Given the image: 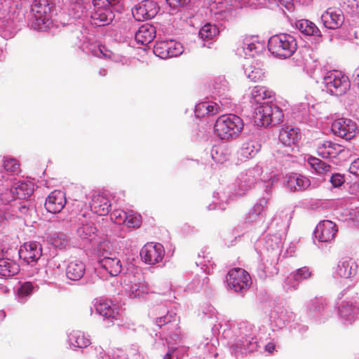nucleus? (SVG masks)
Segmentation results:
<instances>
[{
	"label": "nucleus",
	"mask_w": 359,
	"mask_h": 359,
	"mask_svg": "<svg viewBox=\"0 0 359 359\" xmlns=\"http://www.w3.org/2000/svg\"><path fill=\"white\" fill-rule=\"evenodd\" d=\"M142 259L147 264H156L162 261L164 249L160 243H149L144 245L140 251Z\"/></svg>",
	"instance_id": "1a4fd4ad"
},
{
	"label": "nucleus",
	"mask_w": 359,
	"mask_h": 359,
	"mask_svg": "<svg viewBox=\"0 0 359 359\" xmlns=\"http://www.w3.org/2000/svg\"><path fill=\"white\" fill-rule=\"evenodd\" d=\"M4 166L7 172L11 174L20 172V165L15 158H6L4 161Z\"/></svg>",
	"instance_id": "4c0bfd02"
},
{
	"label": "nucleus",
	"mask_w": 359,
	"mask_h": 359,
	"mask_svg": "<svg viewBox=\"0 0 359 359\" xmlns=\"http://www.w3.org/2000/svg\"><path fill=\"white\" fill-rule=\"evenodd\" d=\"M121 0H93L94 6H107L112 8L118 5Z\"/></svg>",
	"instance_id": "37998d69"
},
{
	"label": "nucleus",
	"mask_w": 359,
	"mask_h": 359,
	"mask_svg": "<svg viewBox=\"0 0 359 359\" xmlns=\"http://www.w3.org/2000/svg\"><path fill=\"white\" fill-rule=\"evenodd\" d=\"M124 224L129 228H139L142 225V217L133 212H128L127 219H126Z\"/></svg>",
	"instance_id": "e433bc0d"
},
{
	"label": "nucleus",
	"mask_w": 359,
	"mask_h": 359,
	"mask_svg": "<svg viewBox=\"0 0 359 359\" xmlns=\"http://www.w3.org/2000/svg\"><path fill=\"white\" fill-rule=\"evenodd\" d=\"M85 271V264L81 261L75 260L69 263L66 269V274L69 279L79 280L83 276Z\"/></svg>",
	"instance_id": "5701e85b"
},
{
	"label": "nucleus",
	"mask_w": 359,
	"mask_h": 359,
	"mask_svg": "<svg viewBox=\"0 0 359 359\" xmlns=\"http://www.w3.org/2000/svg\"><path fill=\"white\" fill-rule=\"evenodd\" d=\"M127 213L122 210H114L110 215L111 219L117 224H125L126 219H127Z\"/></svg>",
	"instance_id": "ea45409f"
},
{
	"label": "nucleus",
	"mask_w": 359,
	"mask_h": 359,
	"mask_svg": "<svg viewBox=\"0 0 359 359\" xmlns=\"http://www.w3.org/2000/svg\"><path fill=\"white\" fill-rule=\"evenodd\" d=\"M300 134L297 128L290 127L282 128L279 133L278 139L283 146L287 148L284 152L289 154V152L296 146Z\"/></svg>",
	"instance_id": "ddd939ff"
},
{
	"label": "nucleus",
	"mask_w": 359,
	"mask_h": 359,
	"mask_svg": "<svg viewBox=\"0 0 359 359\" xmlns=\"http://www.w3.org/2000/svg\"><path fill=\"white\" fill-rule=\"evenodd\" d=\"M95 227L92 223H86V224L80 226L77 232L79 235L83 238H86L87 236H90L95 233Z\"/></svg>",
	"instance_id": "58836bf2"
},
{
	"label": "nucleus",
	"mask_w": 359,
	"mask_h": 359,
	"mask_svg": "<svg viewBox=\"0 0 359 359\" xmlns=\"http://www.w3.org/2000/svg\"><path fill=\"white\" fill-rule=\"evenodd\" d=\"M95 309L99 314L106 318H114L115 316L114 305H112L111 302H100L95 305Z\"/></svg>",
	"instance_id": "2f4dec72"
},
{
	"label": "nucleus",
	"mask_w": 359,
	"mask_h": 359,
	"mask_svg": "<svg viewBox=\"0 0 359 359\" xmlns=\"http://www.w3.org/2000/svg\"><path fill=\"white\" fill-rule=\"evenodd\" d=\"M19 266L14 262L7 259H0V276L11 277L17 274Z\"/></svg>",
	"instance_id": "c85d7f7f"
},
{
	"label": "nucleus",
	"mask_w": 359,
	"mask_h": 359,
	"mask_svg": "<svg viewBox=\"0 0 359 359\" xmlns=\"http://www.w3.org/2000/svg\"><path fill=\"white\" fill-rule=\"evenodd\" d=\"M358 265L352 258H344L338 264L337 273L344 278H349L357 273Z\"/></svg>",
	"instance_id": "aec40b11"
},
{
	"label": "nucleus",
	"mask_w": 359,
	"mask_h": 359,
	"mask_svg": "<svg viewBox=\"0 0 359 359\" xmlns=\"http://www.w3.org/2000/svg\"><path fill=\"white\" fill-rule=\"evenodd\" d=\"M275 348H276L275 344L271 343V342L267 344L265 346V351L270 353H272L275 351Z\"/></svg>",
	"instance_id": "603ef678"
},
{
	"label": "nucleus",
	"mask_w": 359,
	"mask_h": 359,
	"mask_svg": "<svg viewBox=\"0 0 359 359\" xmlns=\"http://www.w3.org/2000/svg\"><path fill=\"white\" fill-rule=\"evenodd\" d=\"M158 11L159 6L156 1L147 0L137 4L132 13L136 20L143 21L154 18Z\"/></svg>",
	"instance_id": "6e6552de"
},
{
	"label": "nucleus",
	"mask_w": 359,
	"mask_h": 359,
	"mask_svg": "<svg viewBox=\"0 0 359 359\" xmlns=\"http://www.w3.org/2000/svg\"><path fill=\"white\" fill-rule=\"evenodd\" d=\"M109 251H114V245L111 242L107 240L100 241L95 249L97 256Z\"/></svg>",
	"instance_id": "a19ab883"
},
{
	"label": "nucleus",
	"mask_w": 359,
	"mask_h": 359,
	"mask_svg": "<svg viewBox=\"0 0 359 359\" xmlns=\"http://www.w3.org/2000/svg\"><path fill=\"white\" fill-rule=\"evenodd\" d=\"M90 203L91 210L100 216L107 215L111 208L110 201L105 196L95 192L93 194Z\"/></svg>",
	"instance_id": "f3484780"
},
{
	"label": "nucleus",
	"mask_w": 359,
	"mask_h": 359,
	"mask_svg": "<svg viewBox=\"0 0 359 359\" xmlns=\"http://www.w3.org/2000/svg\"><path fill=\"white\" fill-rule=\"evenodd\" d=\"M330 181L333 187H338L344 182V177L341 174L337 173L332 175Z\"/></svg>",
	"instance_id": "49530a36"
},
{
	"label": "nucleus",
	"mask_w": 359,
	"mask_h": 359,
	"mask_svg": "<svg viewBox=\"0 0 359 359\" xmlns=\"http://www.w3.org/2000/svg\"><path fill=\"white\" fill-rule=\"evenodd\" d=\"M66 204L65 194L59 190L52 191L45 202L46 209L51 213L60 212Z\"/></svg>",
	"instance_id": "2eb2a0df"
},
{
	"label": "nucleus",
	"mask_w": 359,
	"mask_h": 359,
	"mask_svg": "<svg viewBox=\"0 0 359 359\" xmlns=\"http://www.w3.org/2000/svg\"><path fill=\"white\" fill-rule=\"evenodd\" d=\"M256 47H255V45L254 43H250V44H248V48L250 50H252L253 49H255Z\"/></svg>",
	"instance_id": "5fc2aeb1"
},
{
	"label": "nucleus",
	"mask_w": 359,
	"mask_h": 359,
	"mask_svg": "<svg viewBox=\"0 0 359 359\" xmlns=\"http://www.w3.org/2000/svg\"><path fill=\"white\" fill-rule=\"evenodd\" d=\"M244 124L243 120L234 114L220 116L214 128L216 135L222 140H229L238 137Z\"/></svg>",
	"instance_id": "f257e3e1"
},
{
	"label": "nucleus",
	"mask_w": 359,
	"mask_h": 359,
	"mask_svg": "<svg viewBox=\"0 0 359 359\" xmlns=\"http://www.w3.org/2000/svg\"><path fill=\"white\" fill-rule=\"evenodd\" d=\"M247 75L249 79L253 82H258L262 81L264 78V72L257 63L255 65H251L247 69Z\"/></svg>",
	"instance_id": "f704fd0d"
},
{
	"label": "nucleus",
	"mask_w": 359,
	"mask_h": 359,
	"mask_svg": "<svg viewBox=\"0 0 359 359\" xmlns=\"http://www.w3.org/2000/svg\"><path fill=\"white\" fill-rule=\"evenodd\" d=\"M203 280L205 284H208L209 282V278L208 277H205Z\"/></svg>",
	"instance_id": "13d9d810"
},
{
	"label": "nucleus",
	"mask_w": 359,
	"mask_h": 359,
	"mask_svg": "<svg viewBox=\"0 0 359 359\" xmlns=\"http://www.w3.org/2000/svg\"><path fill=\"white\" fill-rule=\"evenodd\" d=\"M34 18L32 27L38 31H46L50 25L51 6L49 0H34L32 6Z\"/></svg>",
	"instance_id": "7ed1b4c3"
},
{
	"label": "nucleus",
	"mask_w": 359,
	"mask_h": 359,
	"mask_svg": "<svg viewBox=\"0 0 359 359\" xmlns=\"http://www.w3.org/2000/svg\"><path fill=\"white\" fill-rule=\"evenodd\" d=\"M286 187L292 191H302L311 185L310 180L300 174L291 173L287 175Z\"/></svg>",
	"instance_id": "a211bd4d"
},
{
	"label": "nucleus",
	"mask_w": 359,
	"mask_h": 359,
	"mask_svg": "<svg viewBox=\"0 0 359 359\" xmlns=\"http://www.w3.org/2000/svg\"><path fill=\"white\" fill-rule=\"evenodd\" d=\"M15 199V194L13 191V187L11 189H4L0 193V200L4 204L9 203Z\"/></svg>",
	"instance_id": "79ce46f5"
},
{
	"label": "nucleus",
	"mask_w": 359,
	"mask_h": 359,
	"mask_svg": "<svg viewBox=\"0 0 359 359\" xmlns=\"http://www.w3.org/2000/svg\"><path fill=\"white\" fill-rule=\"evenodd\" d=\"M215 89L220 95H224L225 92L228 90L227 82L225 80H223L219 83H215Z\"/></svg>",
	"instance_id": "de8ad7c7"
},
{
	"label": "nucleus",
	"mask_w": 359,
	"mask_h": 359,
	"mask_svg": "<svg viewBox=\"0 0 359 359\" xmlns=\"http://www.w3.org/2000/svg\"><path fill=\"white\" fill-rule=\"evenodd\" d=\"M182 52V45L174 40L157 41L154 47V54L162 59L177 57Z\"/></svg>",
	"instance_id": "0eeeda50"
},
{
	"label": "nucleus",
	"mask_w": 359,
	"mask_h": 359,
	"mask_svg": "<svg viewBox=\"0 0 359 359\" xmlns=\"http://www.w3.org/2000/svg\"><path fill=\"white\" fill-rule=\"evenodd\" d=\"M130 292L134 295V297H137L141 293V290H140V288L139 287L134 288L133 285L131 286Z\"/></svg>",
	"instance_id": "864d4df0"
},
{
	"label": "nucleus",
	"mask_w": 359,
	"mask_h": 359,
	"mask_svg": "<svg viewBox=\"0 0 359 359\" xmlns=\"http://www.w3.org/2000/svg\"><path fill=\"white\" fill-rule=\"evenodd\" d=\"M297 29L306 36H321L318 27L311 21L302 19L296 22Z\"/></svg>",
	"instance_id": "a878e982"
},
{
	"label": "nucleus",
	"mask_w": 359,
	"mask_h": 359,
	"mask_svg": "<svg viewBox=\"0 0 359 359\" xmlns=\"http://www.w3.org/2000/svg\"><path fill=\"white\" fill-rule=\"evenodd\" d=\"M321 20L326 28L336 29L344 24V15L339 8H329L321 15Z\"/></svg>",
	"instance_id": "9b49d317"
},
{
	"label": "nucleus",
	"mask_w": 359,
	"mask_h": 359,
	"mask_svg": "<svg viewBox=\"0 0 359 359\" xmlns=\"http://www.w3.org/2000/svg\"><path fill=\"white\" fill-rule=\"evenodd\" d=\"M95 11L91 15V23L101 27L109 25L112 22L115 15L112 8L107 6H94Z\"/></svg>",
	"instance_id": "4468645a"
},
{
	"label": "nucleus",
	"mask_w": 359,
	"mask_h": 359,
	"mask_svg": "<svg viewBox=\"0 0 359 359\" xmlns=\"http://www.w3.org/2000/svg\"><path fill=\"white\" fill-rule=\"evenodd\" d=\"M155 36V27L149 23H146L139 27L135 32V39L138 43L147 45L154 40Z\"/></svg>",
	"instance_id": "6ab92c4d"
},
{
	"label": "nucleus",
	"mask_w": 359,
	"mask_h": 359,
	"mask_svg": "<svg viewBox=\"0 0 359 359\" xmlns=\"http://www.w3.org/2000/svg\"><path fill=\"white\" fill-rule=\"evenodd\" d=\"M349 172L351 174L359 177V158L351 162L349 166Z\"/></svg>",
	"instance_id": "09e8293b"
},
{
	"label": "nucleus",
	"mask_w": 359,
	"mask_h": 359,
	"mask_svg": "<svg viewBox=\"0 0 359 359\" xmlns=\"http://www.w3.org/2000/svg\"><path fill=\"white\" fill-rule=\"evenodd\" d=\"M18 212L20 214V217H27L31 216L32 212L35 211L33 203L29 201H25L19 203V205H15Z\"/></svg>",
	"instance_id": "c9c22d12"
},
{
	"label": "nucleus",
	"mask_w": 359,
	"mask_h": 359,
	"mask_svg": "<svg viewBox=\"0 0 359 359\" xmlns=\"http://www.w3.org/2000/svg\"><path fill=\"white\" fill-rule=\"evenodd\" d=\"M332 130L341 138L351 140L356 134L357 125L351 119L339 118L333 122Z\"/></svg>",
	"instance_id": "9d476101"
},
{
	"label": "nucleus",
	"mask_w": 359,
	"mask_h": 359,
	"mask_svg": "<svg viewBox=\"0 0 359 359\" xmlns=\"http://www.w3.org/2000/svg\"><path fill=\"white\" fill-rule=\"evenodd\" d=\"M70 341L72 344L79 348H86L90 344V339L81 331H74L70 334Z\"/></svg>",
	"instance_id": "7c9ffc66"
},
{
	"label": "nucleus",
	"mask_w": 359,
	"mask_h": 359,
	"mask_svg": "<svg viewBox=\"0 0 359 359\" xmlns=\"http://www.w3.org/2000/svg\"><path fill=\"white\" fill-rule=\"evenodd\" d=\"M42 255V248L36 242L25 243L20 247L19 257L27 264L36 262Z\"/></svg>",
	"instance_id": "f8f14e48"
},
{
	"label": "nucleus",
	"mask_w": 359,
	"mask_h": 359,
	"mask_svg": "<svg viewBox=\"0 0 359 359\" xmlns=\"http://www.w3.org/2000/svg\"><path fill=\"white\" fill-rule=\"evenodd\" d=\"M228 287L236 292L244 293L252 284L251 277L248 271L241 268L231 269L226 278Z\"/></svg>",
	"instance_id": "423d86ee"
},
{
	"label": "nucleus",
	"mask_w": 359,
	"mask_h": 359,
	"mask_svg": "<svg viewBox=\"0 0 359 359\" xmlns=\"http://www.w3.org/2000/svg\"><path fill=\"white\" fill-rule=\"evenodd\" d=\"M320 307H321V308H323V303L319 304V305L318 306V307H316V308L315 309V311H320Z\"/></svg>",
	"instance_id": "6e6d98bb"
},
{
	"label": "nucleus",
	"mask_w": 359,
	"mask_h": 359,
	"mask_svg": "<svg viewBox=\"0 0 359 359\" xmlns=\"http://www.w3.org/2000/svg\"><path fill=\"white\" fill-rule=\"evenodd\" d=\"M113 256H116L113 251H109L104 252L103 255H100L97 256L98 258V262L100 260H103L104 259H111L113 257Z\"/></svg>",
	"instance_id": "8fccbe9b"
},
{
	"label": "nucleus",
	"mask_w": 359,
	"mask_h": 359,
	"mask_svg": "<svg viewBox=\"0 0 359 359\" xmlns=\"http://www.w3.org/2000/svg\"><path fill=\"white\" fill-rule=\"evenodd\" d=\"M221 111V107L215 102H202L196 104L195 114L198 117L205 115H215Z\"/></svg>",
	"instance_id": "b1692460"
},
{
	"label": "nucleus",
	"mask_w": 359,
	"mask_h": 359,
	"mask_svg": "<svg viewBox=\"0 0 359 359\" xmlns=\"http://www.w3.org/2000/svg\"><path fill=\"white\" fill-rule=\"evenodd\" d=\"M191 0H166L170 7L177 9L186 6Z\"/></svg>",
	"instance_id": "a18cd8bd"
},
{
	"label": "nucleus",
	"mask_w": 359,
	"mask_h": 359,
	"mask_svg": "<svg viewBox=\"0 0 359 359\" xmlns=\"http://www.w3.org/2000/svg\"><path fill=\"white\" fill-rule=\"evenodd\" d=\"M324 81L327 91L335 96L344 95L351 87L348 76L338 71L330 72Z\"/></svg>",
	"instance_id": "39448f33"
},
{
	"label": "nucleus",
	"mask_w": 359,
	"mask_h": 359,
	"mask_svg": "<svg viewBox=\"0 0 359 359\" xmlns=\"http://www.w3.org/2000/svg\"><path fill=\"white\" fill-rule=\"evenodd\" d=\"M99 265L111 276H118L122 271V264L117 256L100 260Z\"/></svg>",
	"instance_id": "412c9836"
},
{
	"label": "nucleus",
	"mask_w": 359,
	"mask_h": 359,
	"mask_svg": "<svg viewBox=\"0 0 359 359\" xmlns=\"http://www.w3.org/2000/svg\"><path fill=\"white\" fill-rule=\"evenodd\" d=\"M339 146L330 141L320 142L316 147L318 156L324 158L334 157L339 153Z\"/></svg>",
	"instance_id": "393cba45"
},
{
	"label": "nucleus",
	"mask_w": 359,
	"mask_h": 359,
	"mask_svg": "<svg viewBox=\"0 0 359 359\" xmlns=\"http://www.w3.org/2000/svg\"><path fill=\"white\" fill-rule=\"evenodd\" d=\"M283 112L276 105L263 104L257 109L254 117L255 123L259 126L277 125L283 121Z\"/></svg>",
	"instance_id": "20e7f679"
},
{
	"label": "nucleus",
	"mask_w": 359,
	"mask_h": 359,
	"mask_svg": "<svg viewBox=\"0 0 359 359\" xmlns=\"http://www.w3.org/2000/svg\"><path fill=\"white\" fill-rule=\"evenodd\" d=\"M170 321V320H167V317L166 316H163V317H161V318H158L156 319V324H157L158 326L161 327L163 325L167 324Z\"/></svg>",
	"instance_id": "3c124183"
},
{
	"label": "nucleus",
	"mask_w": 359,
	"mask_h": 359,
	"mask_svg": "<svg viewBox=\"0 0 359 359\" xmlns=\"http://www.w3.org/2000/svg\"><path fill=\"white\" fill-rule=\"evenodd\" d=\"M252 101L255 103L263 105L268 104L265 100L271 99L272 96L271 91L267 90L263 86H255L251 92Z\"/></svg>",
	"instance_id": "cd10ccee"
},
{
	"label": "nucleus",
	"mask_w": 359,
	"mask_h": 359,
	"mask_svg": "<svg viewBox=\"0 0 359 359\" xmlns=\"http://www.w3.org/2000/svg\"><path fill=\"white\" fill-rule=\"evenodd\" d=\"M33 285L30 282L24 283L18 290V293L21 295L27 296L32 293Z\"/></svg>",
	"instance_id": "c03bdc74"
},
{
	"label": "nucleus",
	"mask_w": 359,
	"mask_h": 359,
	"mask_svg": "<svg viewBox=\"0 0 359 359\" xmlns=\"http://www.w3.org/2000/svg\"><path fill=\"white\" fill-rule=\"evenodd\" d=\"M12 187L16 199L27 198L32 194L34 191L33 187L30 183L24 182H15Z\"/></svg>",
	"instance_id": "bb28decb"
},
{
	"label": "nucleus",
	"mask_w": 359,
	"mask_h": 359,
	"mask_svg": "<svg viewBox=\"0 0 359 359\" xmlns=\"http://www.w3.org/2000/svg\"><path fill=\"white\" fill-rule=\"evenodd\" d=\"M219 34V29L216 25L210 23L205 24L199 31V36L203 40L212 39Z\"/></svg>",
	"instance_id": "72a5a7b5"
},
{
	"label": "nucleus",
	"mask_w": 359,
	"mask_h": 359,
	"mask_svg": "<svg viewBox=\"0 0 359 359\" xmlns=\"http://www.w3.org/2000/svg\"><path fill=\"white\" fill-rule=\"evenodd\" d=\"M338 312L344 320L353 322L359 313V309L351 302L343 301L338 308Z\"/></svg>",
	"instance_id": "4be33fe9"
},
{
	"label": "nucleus",
	"mask_w": 359,
	"mask_h": 359,
	"mask_svg": "<svg viewBox=\"0 0 359 359\" xmlns=\"http://www.w3.org/2000/svg\"><path fill=\"white\" fill-rule=\"evenodd\" d=\"M212 152H213V150L212 149V151H211V156H212V158H214V156H213V153H212Z\"/></svg>",
	"instance_id": "bf43d9fd"
},
{
	"label": "nucleus",
	"mask_w": 359,
	"mask_h": 359,
	"mask_svg": "<svg viewBox=\"0 0 359 359\" xmlns=\"http://www.w3.org/2000/svg\"><path fill=\"white\" fill-rule=\"evenodd\" d=\"M337 231L336 224L331 221L326 220L317 225L315 236L320 242H329L334 238Z\"/></svg>",
	"instance_id": "dca6fc26"
},
{
	"label": "nucleus",
	"mask_w": 359,
	"mask_h": 359,
	"mask_svg": "<svg viewBox=\"0 0 359 359\" xmlns=\"http://www.w3.org/2000/svg\"><path fill=\"white\" fill-rule=\"evenodd\" d=\"M163 359H171V355H170L169 353H167V354L164 356Z\"/></svg>",
	"instance_id": "4d7b16f0"
},
{
	"label": "nucleus",
	"mask_w": 359,
	"mask_h": 359,
	"mask_svg": "<svg viewBox=\"0 0 359 359\" xmlns=\"http://www.w3.org/2000/svg\"><path fill=\"white\" fill-rule=\"evenodd\" d=\"M291 276L290 284L294 290H297L299 282L309 278L312 276V272L308 267L304 266L292 273Z\"/></svg>",
	"instance_id": "c756f323"
},
{
	"label": "nucleus",
	"mask_w": 359,
	"mask_h": 359,
	"mask_svg": "<svg viewBox=\"0 0 359 359\" xmlns=\"http://www.w3.org/2000/svg\"><path fill=\"white\" fill-rule=\"evenodd\" d=\"M308 163L310 165L311 168L318 173H326L331 170V166L330 165L315 157H309L308 158Z\"/></svg>",
	"instance_id": "473e14b6"
},
{
	"label": "nucleus",
	"mask_w": 359,
	"mask_h": 359,
	"mask_svg": "<svg viewBox=\"0 0 359 359\" xmlns=\"http://www.w3.org/2000/svg\"><path fill=\"white\" fill-rule=\"evenodd\" d=\"M268 48L273 55L287 58L292 56L297 50V43L292 36L280 34L269 39Z\"/></svg>",
	"instance_id": "f03ea898"
}]
</instances>
